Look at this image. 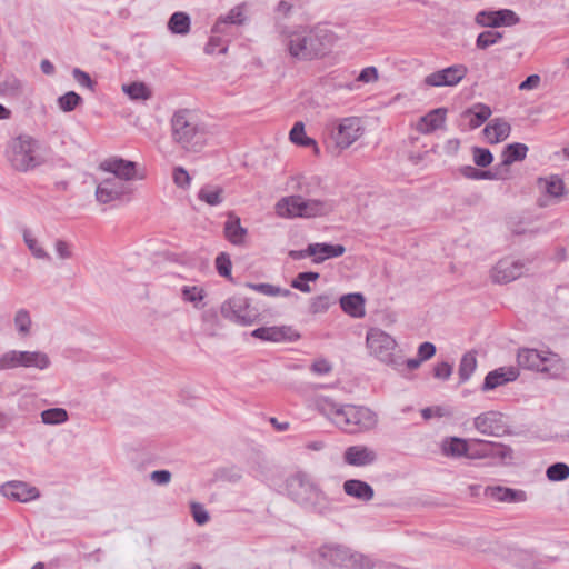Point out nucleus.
Wrapping results in <instances>:
<instances>
[{"instance_id": "1", "label": "nucleus", "mask_w": 569, "mask_h": 569, "mask_svg": "<svg viewBox=\"0 0 569 569\" xmlns=\"http://www.w3.org/2000/svg\"><path fill=\"white\" fill-rule=\"evenodd\" d=\"M280 36L289 54L298 60L323 57L335 41V34L321 27H284L281 29Z\"/></svg>"}, {"instance_id": "2", "label": "nucleus", "mask_w": 569, "mask_h": 569, "mask_svg": "<svg viewBox=\"0 0 569 569\" xmlns=\"http://www.w3.org/2000/svg\"><path fill=\"white\" fill-rule=\"evenodd\" d=\"M172 142L188 153H199L209 143L214 132L210 126L188 110L176 111L170 119Z\"/></svg>"}, {"instance_id": "3", "label": "nucleus", "mask_w": 569, "mask_h": 569, "mask_svg": "<svg viewBox=\"0 0 569 569\" xmlns=\"http://www.w3.org/2000/svg\"><path fill=\"white\" fill-rule=\"evenodd\" d=\"M286 492L296 505L309 512L327 516L333 510L329 496L311 476L303 471H298L287 478Z\"/></svg>"}, {"instance_id": "4", "label": "nucleus", "mask_w": 569, "mask_h": 569, "mask_svg": "<svg viewBox=\"0 0 569 569\" xmlns=\"http://www.w3.org/2000/svg\"><path fill=\"white\" fill-rule=\"evenodd\" d=\"M318 408L339 429L350 433L371 430L378 422L377 415L363 406L340 405L325 398L319 400Z\"/></svg>"}, {"instance_id": "5", "label": "nucleus", "mask_w": 569, "mask_h": 569, "mask_svg": "<svg viewBox=\"0 0 569 569\" xmlns=\"http://www.w3.org/2000/svg\"><path fill=\"white\" fill-rule=\"evenodd\" d=\"M39 151L40 143L38 140L21 134L8 142L6 158L13 170L28 172L44 163V158Z\"/></svg>"}, {"instance_id": "6", "label": "nucleus", "mask_w": 569, "mask_h": 569, "mask_svg": "<svg viewBox=\"0 0 569 569\" xmlns=\"http://www.w3.org/2000/svg\"><path fill=\"white\" fill-rule=\"evenodd\" d=\"M274 209L281 218H316L331 213L335 202L327 199H305L301 196H289L280 199Z\"/></svg>"}, {"instance_id": "7", "label": "nucleus", "mask_w": 569, "mask_h": 569, "mask_svg": "<svg viewBox=\"0 0 569 569\" xmlns=\"http://www.w3.org/2000/svg\"><path fill=\"white\" fill-rule=\"evenodd\" d=\"M369 355L397 371L402 370L405 359L393 337L379 328H370L366 336Z\"/></svg>"}, {"instance_id": "8", "label": "nucleus", "mask_w": 569, "mask_h": 569, "mask_svg": "<svg viewBox=\"0 0 569 569\" xmlns=\"http://www.w3.org/2000/svg\"><path fill=\"white\" fill-rule=\"evenodd\" d=\"M319 556L338 569H373L371 559L341 545H325Z\"/></svg>"}, {"instance_id": "9", "label": "nucleus", "mask_w": 569, "mask_h": 569, "mask_svg": "<svg viewBox=\"0 0 569 569\" xmlns=\"http://www.w3.org/2000/svg\"><path fill=\"white\" fill-rule=\"evenodd\" d=\"M517 361L523 369L536 370L552 377L559 376L563 370L560 357L546 350L522 348L518 351Z\"/></svg>"}, {"instance_id": "10", "label": "nucleus", "mask_w": 569, "mask_h": 569, "mask_svg": "<svg viewBox=\"0 0 569 569\" xmlns=\"http://www.w3.org/2000/svg\"><path fill=\"white\" fill-rule=\"evenodd\" d=\"M220 312L224 319L239 326H252L260 319L259 309L251 303L249 298L240 295L223 301Z\"/></svg>"}, {"instance_id": "11", "label": "nucleus", "mask_w": 569, "mask_h": 569, "mask_svg": "<svg viewBox=\"0 0 569 569\" xmlns=\"http://www.w3.org/2000/svg\"><path fill=\"white\" fill-rule=\"evenodd\" d=\"M488 460L490 466L511 465L515 459L513 449L502 442L473 439L471 460Z\"/></svg>"}, {"instance_id": "12", "label": "nucleus", "mask_w": 569, "mask_h": 569, "mask_svg": "<svg viewBox=\"0 0 569 569\" xmlns=\"http://www.w3.org/2000/svg\"><path fill=\"white\" fill-rule=\"evenodd\" d=\"M132 193L133 188L131 183L106 174L97 181L94 196L99 203L107 204L130 198Z\"/></svg>"}, {"instance_id": "13", "label": "nucleus", "mask_w": 569, "mask_h": 569, "mask_svg": "<svg viewBox=\"0 0 569 569\" xmlns=\"http://www.w3.org/2000/svg\"><path fill=\"white\" fill-rule=\"evenodd\" d=\"M472 425L479 433L486 437L501 438L512 433L505 415L496 410L476 416Z\"/></svg>"}, {"instance_id": "14", "label": "nucleus", "mask_w": 569, "mask_h": 569, "mask_svg": "<svg viewBox=\"0 0 569 569\" xmlns=\"http://www.w3.org/2000/svg\"><path fill=\"white\" fill-rule=\"evenodd\" d=\"M365 132L362 121L358 117L341 119L331 132V139L338 151L349 148Z\"/></svg>"}, {"instance_id": "15", "label": "nucleus", "mask_w": 569, "mask_h": 569, "mask_svg": "<svg viewBox=\"0 0 569 569\" xmlns=\"http://www.w3.org/2000/svg\"><path fill=\"white\" fill-rule=\"evenodd\" d=\"M98 169L109 177L117 178L128 183H131V181L136 179L142 180L144 178L143 173L138 172L137 162L126 160L118 156L102 160Z\"/></svg>"}, {"instance_id": "16", "label": "nucleus", "mask_w": 569, "mask_h": 569, "mask_svg": "<svg viewBox=\"0 0 569 569\" xmlns=\"http://www.w3.org/2000/svg\"><path fill=\"white\" fill-rule=\"evenodd\" d=\"M467 74V66L456 63L427 74L423 78V84L429 88L456 87Z\"/></svg>"}, {"instance_id": "17", "label": "nucleus", "mask_w": 569, "mask_h": 569, "mask_svg": "<svg viewBox=\"0 0 569 569\" xmlns=\"http://www.w3.org/2000/svg\"><path fill=\"white\" fill-rule=\"evenodd\" d=\"M0 493L9 500L28 503L40 498V490L21 480L7 481L0 487Z\"/></svg>"}, {"instance_id": "18", "label": "nucleus", "mask_w": 569, "mask_h": 569, "mask_svg": "<svg viewBox=\"0 0 569 569\" xmlns=\"http://www.w3.org/2000/svg\"><path fill=\"white\" fill-rule=\"evenodd\" d=\"M343 461L351 467H367L376 463L378 460L377 451L365 445H355L346 448L343 451Z\"/></svg>"}, {"instance_id": "19", "label": "nucleus", "mask_w": 569, "mask_h": 569, "mask_svg": "<svg viewBox=\"0 0 569 569\" xmlns=\"http://www.w3.org/2000/svg\"><path fill=\"white\" fill-rule=\"evenodd\" d=\"M525 266L519 260L505 258L497 262L491 270V279L497 283L516 280L523 273Z\"/></svg>"}, {"instance_id": "20", "label": "nucleus", "mask_w": 569, "mask_h": 569, "mask_svg": "<svg viewBox=\"0 0 569 569\" xmlns=\"http://www.w3.org/2000/svg\"><path fill=\"white\" fill-rule=\"evenodd\" d=\"M519 377V370L515 367H501L490 371L483 381L482 391H489L515 381Z\"/></svg>"}, {"instance_id": "21", "label": "nucleus", "mask_w": 569, "mask_h": 569, "mask_svg": "<svg viewBox=\"0 0 569 569\" xmlns=\"http://www.w3.org/2000/svg\"><path fill=\"white\" fill-rule=\"evenodd\" d=\"M447 109L437 108L421 117L416 123V130L422 134H429L441 128L446 121Z\"/></svg>"}, {"instance_id": "22", "label": "nucleus", "mask_w": 569, "mask_h": 569, "mask_svg": "<svg viewBox=\"0 0 569 569\" xmlns=\"http://www.w3.org/2000/svg\"><path fill=\"white\" fill-rule=\"evenodd\" d=\"M487 497L499 502H523L527 493L523 490L507 488L502 486H490L485 490Z\"/></svg>"}, {"instance_id": "23", "label": "nucleus", "mask_w": 569, "mask_h": 569, "mask_svg": "<svg viewBox=\"0 0 569 569\" xmlns=\"http://www.w3.org/2000/svg\"><path fill=\"white\" fill-rule=\"evenodd\" d=\"M343 491L347 496L362 502H368L375 497L373 488L368 482L359 479L346 480L343 482Z\"/></svg>"}, {"instance_id": "24", "label": "nucleus", "mask_w": 569, "mask_h": 569, "mask_svg": "<svg viewBox=\"0 0 569 569\" xmlns=\"http://www.w3.org/2000/svg\"><path fill=\"white\" fill-rule=\"evenodd\" d=\"M308 251L313 257V262L320 263L330 258L341 257L346 252L342 244L310 243Z\"/></svg>"}, {"instance_id": "25", "label": "nucleus", "mask_w": 569, "mask_h": 569, "mask_svg": "<svg viewBox=\"0 0 569 569\" xmlns=\"http://www.w3.org/2000/svg\"><path fill=\"white\" fill-rule=\"evenodd\" d=\"M223 232L226 238L234 246H242L248 233L247 229L241 226L240 218L233 212L228 213Z\"/></svg>"}, {"instance_id": "26", "label": "nucleus", "mask_w": 569, "mask_h": 569, "mask_svg": "<svg viewBox=\"0 0 569 569\" xmlns=\"http://www.w3.org/2000/svg\"><path fill=\"white\" fill-rule=\"evenodd\" d=\"M511 131L509 122L501 118L491 120L483 129V134L488 142L498 143L506 140Z\"/></svg>"}, {"instance_id": "27", "label": "nucleus", "mask_w": 569, "mask_h": 569, "mask_svg": "<svg viewBox=\"0 0 569 569\" xmlns=\"http://www.w3.org/2000/svg\"><path fill=\"white\" fill-rule=\"evenodd\" d=\"M181 300L200 310L206 307L207 291L203 287L197 284H184L180 290Z\"/></svg>"}, {"instance_id": "28", "label": "nucleus", "mask_w": 569, "mask_h": 569, "mask_svg": "<svg viewBox=\"0 0 569 569\" xmlns=\"http://www.w3.org/2000/svg\"><path fill=\"white\" fill-rule=\"evenodd\" d=\"M528 147L523 143H510L502 152V162L498 164L501 171L508 177V167L516 161H522L527 157Z\"/></svg>"}, {"instance_id": "29", "label": "nucleus", "mask_w": 569, "mask_h": 569, "mask_svg": "<svg viewBox=\"0 0 569 569\" xmlns=\"http://www.w3.org/2000/svg\"><path fill=\"white\" fill-rule=\"evenodd\" d=\"M537 186L542 194L555 199L561 198L565 192V183L557 174L539 178L537 180Z\"/></svg>"}, {"instance_id": "30", "label": "nucleus", "mask_w": 569, "mask_h": 569, "mask_svg": "<svg viewBox=\"0 0 569 569\" xmlns=\"http://www.w3.org/2000/svg\"><path fill=\"white\" fill-rule=\"evenodd\" d=\"M341 309L351 317L365 316V298L361 293H348L340 298Z\"/></svg>"}, {"instance_id": "31", "label": "nucleus", "mask_w": 569, "mask_h": 569, "mask_svg": "<svg viewBox=\"0 0 569 569\" xmlns=\"http://www.w3.org/2000/svg\"><path fill=\"white\" fill-rule=\"evenodd\" d=\"M289 327H261L251 332V336L264 341L280 342L290 339Z\"/></svg>"}, {"instance_id": "32", "label": "nucleus", "mask_w": 569, "mask_h": 569, "mask_svg": "<svg viewBox=\"0 0 569 569\" xmlns=\"http://www.w3.org/2000/svg\"><path fill=\"white\" fill-rule=\"evenodd\" d=\"M472 446L473 439L466 440L453 437L443 445V452L447 456L466 457L468 459H471Z\"/></svg>"}, {"instance_id": "33", "label": "nucleus", "mask_w": 569, "mask_h": 569, "mask_svg": "<svg viewBox=\"0 0 569 569\" xmlns=\"http://www.w3.org/2000/svg\"><path fill=\"white\" fill-rule=\"evenodd\" d=\"M22 353V368H33L38 370H46L51 365L49 356L43 351H28L21 350Z\"/></svg>"}, {"instance_id": "34", "label": "nucleus", "mask_w": 569, "mask_h": 569, "mask_svg": "<svg viewBox=\"0 0 569 569\" xmlns=\"http://www.w3.org/2000/svg\"><path fill=\"white\" fill-rule=\"evenodd\" d=\"M463 177L472 180H503L506 174L501 171L500 167L497 166L493 171L491 170H479L471 166H466L461 169Z\"/></svg>"}, {"instance_id": "35", "label": "nucleus", "mask_w": 569, "mask_h": 569, "mask_svg": "<svg viewBox=\"0 0 569 569\" xmlns=\"http://www.w3.org/2000/svg\"><path fill=\"white\" fill-rule=\"evenodd\" d=\"M121 89L133 101H147L152 97L151 89L144 82L124 83Z\"/></svg>"}, {"instance_id": "36", "label": "nucleus", "mask_w": 569, "mask_h": 569, "mask_svg": "<svg viewBox=\"0 0 569 569\" xmlns=\"http://www.w3.org/2000/svg\"><path fill=\"white\" fill-rule=\"evenodd\" d=\"M190 26L191 21L189 14L182 11L174 12L168 21V29L174 34H188L190 32Z\"/></svg>"}, {"instance_id": "37", "label": "nucleus", "mask_w": 569, "mask_h": 569, "mask_svg": "<svg viewBox=\"0 0 569 569\" xmlns=\"http://www.w3.org/2000/svg\"><path fill=\"white\" fill-rule=\"evenodd\" d=\"M336 303V297L330 293L315 296L309 301V312L312 315L323 313Z\"/></svg>"}, {"instance_id": "38", "label": "nucleus", "mask_w": 569, "mask_h": 569, "mask_svg": "<svg viewBox=\"0 0 569 569\" xmlns=\"http://www.w3.org/2000/svg\"><path fill=\"white\" fill-rule=\"evenodd\" d=\"M198 198L209 206H218L223 201V189L221 187L204 186L199 190Z\"/></svg>"}, {"instance_id": "39", "label": "nucleus", "mask_w": 569, "mask_h": 569, "mask_svg": "<svg viewBox=\"0 0 569 569\" xmlns=\"http://www.w3.org/2000/svg\"><path fill=\"white\" fill-rule=\"evenodd\" d=\"M289 137L291 142H293L295 144L302 147L313 146L316 151H318L316 141L312 138L306 136L303 122H296L289 133Z\"/></svg>"}, {"instance_id": "40", "label": "nucleus", "mask_w": 569, "mask_h": 569, "mask_svg": "<svg viewBox=\"0 0 569 569\" xmlns=\"http://www.w3.org/2000/svg\"><path fill=\"white\" fill-rule=\"evenodd\" d=\"M477 368V358L473 352H467L462 356L459 365L460 382H466Z\"/></svg>"}, {"instance_id": "41", "label": "nucleus", "mask_w": 569, "mask_h": 569, "mask_svg": "<svg viewBox=\"0 0 569 569\" xmlns=\"http://www.w3.org/2000/svg\"><path fill=\"white\" fill-rule=\"evenodd\" d=\"M68 419L69 415L63 408H51L41 412V421L44 425H62Z\"/></svg>"}, {"instance_id": "42", "label": "nucleus", "mask_w": 569, "mask_h": 569, "mask_svg": "<svg viewBox=\"0 0 569 569\" xmlns=\"http://www.w3.org/2000/svg\"><path fill=\"white\" fill-rule=\"evenodd\" d=\"M22 368L21 350H9L0 356V370Z\"/></svg>"}, {"instance_id": "43", "label": "nucleus", "mask_w": 569, "mask_h": 569, "mask_svg": "<svg viewBox=\"0 0 569 569\" xmlns=\"http://www.w3.org/2000/svg\"><path fill=\"white\" fill-rule=\"evenodd\" d=\"M537 556L527 550H519L515 552L512 561L521 569H543L538 567Z\"/></svg>"}, {"instance_id": "44", "label": "nucleus", "mask_w": 569, "mask_h": 569, "mask_svg": "<svg viewBox=\"0 0 569 569\" xmlns=\"http://www.w3.org/2000/svg\"><path fill=\"white\" fill-rule=\"evenodd\" d=\"M23 240L34 258L41 260H50L49 253L40 246L38 240L29 230L23 231Z\"/></svg>"}, {"instance_id": "45", "label": "nucleus", "mask_w": 569, "mask_h": 569, "mask_svg": "<svg viewBox=\"0 0 569 569\" xmlns=\"http://www.w3.org/2000/svg\"><path fill=\"white\" fill-rule=\"evenodd\" d=\"M320 274L318 272L308 271L300 272L292 281L291 287L300 290L301 292L309 293L311 291V287L309 286V281L318 280Z\"/></svg>"}, {"instance_id": "46", "label": "nucleus", "mask_w": 569, "mask_h": 569, "mask_svg": "<svg viewBox=\"0 0 569 569\" xmlns=\"http://www.w3.org/2000/svg\"><path fill=\"white\" fill-rule=\"evenodd\" d=\"M473 114V117L470 119V127L471 128H478L480 127L485 121H487L491 116V109L487 104L478 103L476 104L471 110H469Z\"/></svg>"}, {"instance_id": "47", "label": "nucleus", "mask_w": 569, "mask_h": 569, "mask_svg": "<svg viewBox=\"0 0 569 569\" xmlns=\"http://www.w3.org/2000/svg\"><path fill=\"white\" fill-rule=\"evenodd\" d=\"M31 323L32 321L29 311H27L26 309H19L16 312L14 326L20 336L27 337L30 335Z\"/></svg>"}, {"instance_id": "48", "label": "nucleus", "mask_w": 569, "mask_h": 569, "mask_svg": "<svg viewBox=\"0 0 569 569\" xmlns=\"http://www.w3.org/2000/svg\"><path fill=\"white\" fill-rule=\"evenodd\" d=\"M58 106L64 112L73 111L81 102L82 98L74 91H69L58 98Z\"/></svg>"}, {"instance_id": "49", "label": "nucleus", "mask_w": 569, "mask_h": 569, "mask_svg": "<svg viewBox=\"0 0 569 569\" xmlns=\"http://www.w3.org/2000/svg\"><path fill=\"white\" fill-rule=\"evenodd\" d=\"M254 291H258L266 296H283L288 297L291 295V291L288 289H281L280 287L270 284V283H249L248 284Z\"/></svg>"}, {"instance_id": "50", "label": "nucleus", "mask_w": 569, "mask_h": 569, "mask_svg": "<svg viewBox=\"0 0 569 569\" xmlns=\"http://www.w3.org/2000/svg\"><path fill=\"white\" fill-rule=\"evenodd\" d=\"M217 20H223L228 24L239 27L244 23L246 16L241 6H236L228 13L220 16Z\"/></svg>"}, {"instance_id": "51", "label": "nucleus", "mask_w": 569, "mask_h": 569, "mask_svg": "<svg viewBox=\"0 0 569 569\" xmlns=\"http://www.w3.org/2000/svg\"><path fill=\"white\" fill-rule=\"evenodd\" d=\"M228 50V40L223 39L219 34L211 33V37L204 48V52L207 54H213L217 51L220 53H226Z\"/></svg>"}, {"instance_id": "52", "label": "nucleus", "mask_w": 569, "mask_h": 569, "mask_svg": "<svg viewBox=\"0 0 569 569\" xmlns=\"http://www.w3.org/2000/svg\"><path fill=\"white\" fill-rule=\"evenodd\" d=\"M546 473L551 481H562L569 477V466L563 462H557L548 467Z\"/></svg>"}, {"instance_id": "53", "label": "nucleus", "mask_w": 569, "mask_h": 569, "mask_svg": "<svg viewBox=\"0 0 569 569\" xmlns=\"http://www.w3.org/2000/svg\"><path fill=\"white\" fill-rule=\"evenodd\" d=\"M501 38L502 34L497 31H485L477 37L476 46L479 49H487L488 47L499 42Z\"/></svg>"}, {"instance_id": "54", "label": "nucleus", "mask_w": 569, "mask_h": 569, "mask_svg": "<svg viewBox=\"0 0 569 569\" xmlns=\"http://www.w3.org/2000/svg\"><path fill=\"white\" fill-rule=\"evenodd\" d=\"M472 158L473 162L479 167H488L493 160V156L489 149L479 147L472 148Z\"/></svg>"}, {"instance_id": "55", "label": "nucleus", "mask_w": 569, "mask_h": 569, "mask_svg": "<svg viewBox=\"0 0 569 569\" xmlns=\"http://www.w3.org/2000/svg\"><path fill=\"white\" fill-rule=\"evenodd\" d=\"M234 30L236 27L228 24L223 20H217L211 29V33L219 34L229 42L234 36Z\"/></svg>"}, {"instance_id": "56", "label": "nucleus", "mask_w": 569, "mask_h": 569, "mask_svg": "<svg viewBox=\"0 0 569 569\" xmlns=\"http://www.w3.org/2000/svg\"><path fill=\"white\" fill-rule=\"evenodd\" d=\"M216 268L220 276L230 278L232 263L230 257L222 252L216 258Z\"/></svg>"}, {"instance_id": "57", "label": "nucleus", "mask_w": 569, "mask_h": 569, "mask_svg": "<svg viewBox=\"0 0 569 569\" xmlns=\"http://www.w3.org/2000/svg\"><path fill=\"white\" fill-rule=\"evenodd\" d=\"M496 18L498 27L513 26L519 21L518 16L512 10L509 9L497 10Z\"/></svg>"}, {"instance_id": "58", "label": "nucleus", "mask_w": 569, "mask_h": 569, "mask_svg": "<svg viewBox=\"0 0 569 569\" xmlns=\"http://www.w3.org/2000/svg\"><path fill=\"white\" fill-rule=\"evenodd\" d=\"M496 11H480L476 14L475 21L481 27L497 28Z\"/></svg>"}, {"instance_id": "59", "label": "nucleus", "mask_w": 569, "mask_h": 569, "mask_svg": "<svg viewBox=\"0 0 569 569\" xmlns=\"http://www.w3.org/2000/svg\"><path fill=\"white\" fill-rule=\"evenodd\" d=\"M54 249H56L57 256L61 260L71 259L73 256L72 246L62 239H58L54 242Z\"/></svg>"}, {"instance_id": "60", "label": "nucleus", "mask_w": 569, "mask_h": 569, "mask_svg": "<svg viewBox=\"0 0 569 569\" xmlns=\"http://www.w3.org/2000/svg\"><path fill=\"white\" fill-rule=\"evenodd\" d=\"M72 76H73V79L81 86V87H84V88H88L90 89L91 91L94 90V82L91 80L90 76L82 71L81 69L79 68H74L72 70Z\"/></svg>"}, {"instance_id": "61", "label": "nucleus", "mask_w": 569, "mask_h": 569, "mask_svg": "<svg viewBox=\"0 0 569 569\" xmlns=\"http://www.w3.org/2000/svg\"><path fill=\"white\" fill-rule=\"evenodd\" d=\"M191 511L193 519L198 525H204L209 521V513L207 512L202 505L198 502H192Z\"/></svg>"}, {"instance_id": "62", "label": "nucleus", "mask_w": 569, "mask_h": 569, "mask_svg": "<svg viewBox=\"0 0 569 569\" xmlns=\"http://www.w3.org/2000/svg\"><path fill=\"white\" fill-rule=\"evenodd\" d=\"M452 370H453L452 365L443 361V362L438 363L435 367L433 376L437 379L448 380L450 378V376L452 375Z\"/></svg>"}, {"instance_id": "63", "label": "nucleus", "mask_w": 569, "mask_h": 569, "mask_svg": "<svg viewBox=\"0 0 569 569\" xmlns=\"http://www.w3.org/2000/svg\"><path fill=\"white\" fill-rule=\"evenodd\" d=\"M173 181L178 187L186 188L190 184V176L182 167H178L173 171Z\"/></svg>"}, {"instance_id": "64", "label": "nucleus", "mask_w": 569, "mask_h": 569, "mask_svg": "<svg viewBox=\"0 0 569 569\" xmlns=\"http://www.w3.org/2000/svg\"><path fill=\"white\" fill-rule=\"evenodd\" d=\"M150 479L156 485H168L171 480V472L168 470H156L150 473Z\"/></svg>"}]
</instances>
